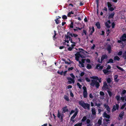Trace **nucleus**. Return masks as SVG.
<instances>
[{"label":"nucleus","instance_id":"obj_1","mask_svg":"<svg viewBox=\"0 0 126 126\" xmlns=\"http://www.w3.org/2000/svg\"><path fill=\"white\" fill-rule=\"evenodd\" d=\"M81 52V51L77 52L75 54V55L76 56L75 59L77 61H79V63L81 65V66H79L80 67H84V63H81V61H79V58L80 57L82 58H85V56L84 55H81L80 54V52Z\"/></svg>","mask_w":126,"mask_h":126},{"label":"nucleus","instance_id":"obj_2","mask_svg":"<svg viewBox=\"0 0 126 126\" xmlns=\"http://www.w3.org/2000/svg\"><path fill=\"white\" fill-rule=\"evenodd\" d=\"M67 35L65 34V39L66 40L69 38V40L70 41L71 43H73L72 42V38L71 37H78V35L75 33H70L69 32H68L67 33Z\"/></svg>","mask_w":126,"mask_h":126},{"label":"nucleus","instance_id":"obj_3","mask_svg":"<svg viewBox=\"0 0 126 126\" xmlns=\"http://www.w3.org/2000/svg\"><path fill=\"white\" fill-rule=\"evenodd\" d=\"M79 104L85 109H87L88 110H89L90 109V104L87 103H85L83 101H79Z\"/></svg>","mask_w":126,"mask_h":126},{"label":"nucleus","instance_id":"obj_4","mask_svg":"<svg viewBox=\"0 0 126 126\" xmlns=\"http://www.w3.org/2000/svg\"><path fill=\"white\" fill-rule=\"evenodd\" d=\"M90 85L91 86L93 87H94L95 85L96 87L97 88H98L100 86L99 84L97 81L94 79L91 80V82Z\"/></svg>","mask_w":126,"mask_h":126},{"label":"nucleus","instance_id":"obj_5","mask_svg":"<svg viewBox=\"0 0 126 126\" xmlns=\"http://www.w3.org/2000/svg\"><path fill=\"white\" fill-rule=\"evenodd\" d=\"M57 117L59 118L61 120V122H63V118L64 116V115L63 114H61L59 112V110H58V114H57Z\"/></svg>","mask_w":126,"mask_h":126},{"label":"nucleus","instance_id":"obj_6","mask_svg":"<svg viewBox=\"0 0 126 126\" xmlns=\"http://www.w3.org/2000/svg\"><path fill=\"white\" fill-rule=\"evenodd\" d=\"M83 96L84 98H86L87 96V91L86 88L85 86H83Z\"/></svg>","mask_w":126,"mask_h":126},{"label":"nucleus","instance_id":"obj_7","mask_svg":"<svg viewBox=\"0 0 126 126\" xmlns=\"http://www.w3.org/2000/svg\"><path fill=\"white\" fill-rule=\"evenodd\" d=\"M102 89L103 90H106V89H109L108 86L106 82H104L103 85L102 87Z\"/></svg>","mask_w":126,"mask_h":126},{"label":"nucleus","instance_id":"obj_8","mask_svg":"<svg viewBox=\"0 0 126 126\" xmlns=\"http://www.w3.org/2000/svg\"><path fill=\"white\" fill-rule=\"evenodd\" d=\"M119 108V105L118 104H116V105H114L113 107V108L112 109V111H115L116 110H118Z\"/></svg>","mask_w":126,"mask_h":126},{"label":"nucleus","instance_id":"obj_9","mask_svg":"<svg viewBox=\"0 0 126 126\" xmlns=\"http://www.w3.org/2000/svg\"><path fill=\"white\" fill-rule=\"evenodd\" d=\"M108 57V56L106 54L104 55H102L101 58V62L100 63H101L103 61V60L105 59H107Z\"/></svg>","mask_w":126,"mask_h":126},{"label":"nucleus","instance_id":"obj_10","mask_svg":"<svg viewBox=\"0 0 126 126\" xmlns=\"http://www.w3.org/2000/svg\"><path fill=\"white\" fill-rule=\"evenodd\" d=\"M107 49L108 51V53L110 54L111 52V47L110 45L109 44L107 45Z\"/></svg>","mask_w":126,"mask_h":126},{"label":"nucleus","instance_id":"obj_11","mask_svg":"<svg viewBox=\"0 0 126 126\" xmlns=\"http://www.w3.org/2000/svg\"><path fill=\"white\" fill-rule=\"evenodd\" d=\"M103 116L109 119L110 118V116L108 114L106 113L105 112L103 114Z\"/></svg>","mask_w":126,"mask_h":126},{"label":"nucleus","instance_id":"obj_12","mask_svg":"<svg viewBox=\"0 0 126 126\" xmlns=\"http://www.w3.org/2000/svg\"><path fill=\"white\" fill-rule=\"evenodd\" d=\"M92 115H95L96 114V112L95 111V108L93 107L92 108Z\"/></svg>","mask_w":126,"mask_h":126},{"label":"nucleus","instance_id":"obj_13","mask_svg":"<svg viewBox=\"0 0 126 126\" xmlns=\"http://www.w3.org/2000/svg\"><path fill=\"white\" fill-rule=\"evenodd\" d=\"M118 77L117 75H115L114 77V81L116 82H118L119 81V79H117Z\"/></svg>","mask_w":126,"mask_h":126},{"label":"nucleus","instance_id":"obj_14","mask_svg":"<svg viewBox=\"0 0 126 126\" xmlns=\"http://www.w3.org/2000/svg\"><path fill=\"white\" fill-rule=\"evenodd\" d=\"M63 113H65L66 112H67L68 111V109H67V106H65L63 108Z\"/></svg>","mask_w":126,"mask_h":126},{"label":"nucleus","instance_id":"obj_15","mask_svg":"<svg viewBox=\"0 0 126 126\" xmlns=\"http://www.w3.org/2000/svg\"><path fill=\"white\" fill-rule=\"evenodd\" d=\"M114 15L115 13L114 12H113V13L109 15L108 17V18L110 19L113 18Z\"/></svg>","mask_w":126,"mask_h":126},{"label":"nucleus","instance_id":"obj_16","mask_svg":"<svg viewBox=\"0 0 126 126\" xmlns=\"http://www.w3.org/2000/svg\"><path fill=\"white\" fill-rule=\"evenodd\" d=\"M77 115V112H75L74 114L73 115V116L71 117L70 119V121H71V120L74 119L75 118Z\"/></svg>","mask_w":126,"mask_h":126},{"label":"nucleus","instance_id":"obj_17","mask_svg":"<svg viewBox=\"0 0 126 126\" xmlns=\"http://www.w3.org/2000/svg\"><path fill=\"white\" fill-rule=\"evenodd\" d=\"M124 37L125 38L126 37V35L125 34H123V35L122 36L121 38H120V39L123 41H126V39L124 38Z\"/></svg>","mask_w":126,"mask_h":126},{"label":"nucleus","instance_id":"obj_18","mask_svg":"<svg viewBox=\"0 0 126 126\" xmlns=\"http://www.w3.org/2000/svg\"><path fill=\"white\" fill-rule=\"evenodd\" d=\"M75 39L76 40V41H75V42H77V43L79 42H80V38L79 37H75Z\"/></svg>","mask_w":126,"mask_h":126},{"label":"nucleus","instance_id":"obj_19","mask_svg":"<svg viewBox=\"0 0 126 126\" xmlns=\"http://www.w3.org/2000/svg\"><path fill=\"white\" fill-rule=\"evenodd\" d=\"M79 50L80 51H80L81 52H80V53L82 55H83L85 54V53L83 52L84 51V50L82 48L79 49Z\"/></svg>","mask_w":126,"mask_h":126},{"label":"nucleus","instance_id":"obj_20","mask_svg":"<svg viewBox=\"0 0 126 126\" xmlns=\"http://www.w3.org/2000/svg\"><path fill=\"white\" fill-rule=\"evenodd\" d=\"M92 30L90 32L89 35H92L93 33L94 32L95 29L93 26L92 27Z\"/></svg>","mask_w":126,"mask_h":126},{"label":"nucleus","instance_id":"obj_21","mask_svg":"<svg viewBox=\"0 0 126 126\" xmlns=\"http://www.w3.org/2000/svg\"><path fill=\"white\" fill-rule=\"evenodd\" d=\"M95 25L98 29H100V26L99 22H97L96 23Z\"/></svg>","mask_w":126,"mask_h":126},{"label":"nucleus","instance_id":"obj_22","mask_svg":"<svg viewBox=\"0 0 126 126\" xmlns=\"http://www.w3.org/2000/svg\"><path fill=\"white\" fill-rule=\"evenodd\" d=\"M67 80H70L72 81V83L74 84L75 83V81L74 79H72L70 77H68L67 78Z\"/></svg>","mask_w":126,"mask_h":126},{"label":"nucleus","instance_id":"obj_23","mask_svg":"<svg viewBox=\"0 0 126 126\" xmlns=\"http://www.w3.org/2000/svg\"><path fill=\"white\" fill-rule=\"evenodd\" d=\"M114 60H117L118 61H119L120 60V58L118 56H115L114 58Z\"/></svg>","mask_w":126,"mask_h":126},{"label":"nucleus","instance_id":"obj_24","mask_svg":"<svg viewBox=\"0 0 126 126\" xmlns=\"http://www.w3.org/2000/svg\"><path fill=\"white\" fill-rule=\"evenodd\" d=\"M124 112L123 111H122L119 114V116L121 118H123V117L124 115Z\"/></svg>","mask_w":126,"mask_h":126},{"label":"nucleus","instance_id":"obj_25","mask_svg":"<svg viewBox=\"0 0 126 126\" xmlns=\"http://www.w3.org/2000/svg\"><path fill=\"white\" fill-rule=\"evenodd\" d=\"M74 13V12L73 11H72L71 12H69L67 14V16L69 17H71V14H73Z\"/></svg>","mask_w":126,"mask_h":126},{"label":"nucleus","instance_id":"obj_26","mask_svg":"<svg viewBox=\"0 0 126 126\" xmlns=\"http://www.w3.org/2000/svg\"><path fill=\"white\" fill-rule=\"evenodd\" d=\"M113 60L112 59H110L109 61H108L107 62V63H114Z\"/></svg>","mask_w":126,"mask_h":126},{"label":"nucleus","instance_id":"obj_27","mask_svg":"<svg viewBox=\"0 0 126 126\" xmlns=\"http://www.w3.org/2000/svg\"><path fill=\"white\" fill-rule=\"evenodd\" d=\"M92 67V66L91 65L89 64H87V66H86V68L87 69H90Z\"/></svg>","mask_w":126,"mask_h":126},{"label":"nucleus","instance_id":"obj_28","mask_svg":"<svg viewBox=\"0 0 126 126\" xmlns=\"http://www.w3.org/2000/svg\"><path fill=\"white\" fill-rule=\"evenodd\" d=\"M123 58L124 59H126V51L124 52L123 53Z\"/></svg>","mask_w":126,"mask_h":126},{"label":"nucleus","instance_id":"obj_29","mask_svg":"<svg viewBox=\"0 0 126 126\" xmlns=\"http://www.w3.org/2000/svg\"><path fill=\"white\" fill-rule=\"evenodd\" d=\"M72 42L73 43H72L73 44H72L71 45V47H72L73 48H74V47L76 46V44L77 43V42H75L72 40Z\"/></svg>","mask_w":126,"mask_h":126},{"label":"nucleus","instance_id":"obj_30","mask_svg":"<svg viewBox=\"0 0 126 126\" xmlns=\"http://www.w3.org/2000/svg\"><path fill=\"white\" fill-rule=\"evenodd\" d=\"M103 71L105 74H107L109 72L108 70L106 69L103 70Z\"/></svg>","mask_w":126,"mask_h":126},{"label":"nucleus","instance_id":"obj_31","mask_svg":"<svg viewBox=\"0 0 126 126\" xmlns=\"http://www.w3.org/2000/svg\"><path fill=\"white\" fill-rule=\"evenodd\" d=\"M64 98L65 99L67 100V101H69V99L68 97L66 95H64Z\"/></svg>","mask_w":126,"mask_h":126},{"label":"nucleus","instance_id":"obj_32","mask_svg":"<svg viewBox=\"0 0 126 126\" xmlns=\"http://www.w3.org/2000/svg\"><path fill=\"white\" fill-rule=\"evenodd\" d=\"M115 98L117 101L120 100V96L119 95H117L115 97Z\"/></svg>","mask_w":126,"mask_h":126},{"label":"nucleus","instance_id":"obj_33","mask_svg":"<svg viewBox=\"0 0 126 126\" xmlns=\"http://www.w3.org/2000/svg\"><path fill=\"white\" fill-rule=\"evenodd\" d=\"M87 119V117L86 116H84L81 120V121L82 122H84L86 121Z\"/></svg>","mask_w":126,"mask_h":126},{"label":"nucleus","instance_id":"obj_34","mask_svg":"<svg viewBox=\"0 0 126 126\" xmlns=\"http://www.w3.org/2000/svg\"><path fill=\"white\" fill-rule=\"evenodd\" d=\"M107 92L109 94V96L110 97H111L112 95V93L109 90H108L107 91Z\"/></svg>","mask_w":126,"mask_h":126},{"label":"nucleus","instance_id":"obj_35","mask_svg":"<svg viewBox=\"0 0 126 126\" xmlns=\"http://www.w3.org/2000/svg\"><path fill=\"white\" fill-rule=\"evenodd\" d=\"M58 18L54 20L55 21V23L57 24H58L60 23V22H59V20H58Z\"/></svg>","mask_w":126,"mask_h":126},{"label":"nucleus","instance_id":"obj_36","mask_svg":"<svg viewBox=\"0 0 126 126\" xmlns=\"http://www.w3.org/2000/svg\"><path fill=\"white\" fill-rule=\"evenodd\" d=\"M106 80L107 83H110L111 81V79L110 78H108L107 79H106Z\"/></svg>","mask_w":126,"mask_h":126},{"label":"nucleus","instance_id":"obj_37","mask_svg":"<svg viewBox=\"0 0 126 126\" xmlns=\"http://www.w3.org/2000/svg\"><path fill=\"white\" fill-rule=\"evenodd\" d=\"M54 35L53 36V37L54 40L56 38L55 37V36L57 34L56 33V31H55V30H54Z\"/></svg>","mask_w":126,"mask_h":126},{"label":"nucleus","instance_id":"obj_38","mask_svg":"<svg viewBox=\"0 0 126 126\" xmlns=\"http://www.w3.org/2000/svg\"><path fill=\"white\" fill-rule=\"evenodd\" d=\"M126 93V91L125 90H123L122 92L121 93V95L122 96H123V94H124Z\"/></svg>","mask_w":126,"mask_h":126},{"label":"nucleus","instance_id":"obj_39","mask_svg":"<svg viewBox=\"0 0 126 126\" xmlns=\"http://www.w3.org/2000/svg\"><path fill=\"white\" fill-rule=\"evenodd\" d=\"M82 123L81 122L79 123H77L75 124L74 126H81L82 125Z\"/></svg>","mask_w":126,"mask_h":126},{"label":"nucleus","instance_id":"obj_40","mask_svg":"<svg viewBox=\"0 0 126 126\" xmlns=\"http://www.w3.org/2000/svg\"><path fill=\"white\" fill-rule=\"evenodd\" d=\"M92 79H94L96 80H98V77L97 76H93L91 77Z\"/></svg>","mask_w":126,"mask_h":126},{"label":"nucleus","instance_id":"obj_41","mask_svg":"<svg viewBox=\"0 0 126 126\" xmlns=\"http://www.w3.org/2000/svg\"><path fill=\"white\" fill-rule=\"evenodd\" d=\"M108 8H110L111 7L112 5L110 2H108L107 3Z\"/></svg>","mask_w":126,"mask_h":126},{"label":"nucleus","instance_id":"obj_42","mask_svg":"<svg viewBox=\"0 0 126 126\" xmlns=\"http://www.w3.org/2000/svg\"><path fill=\"white\" fill-rule=\"evenodd\" d=\"M116 67L119 69L121 70V71H124V69L121 67H120L118 66H116Z\"/></svg>","mask_w":126,"mask_h":126},{"label":"nucleus","instance_id":"obj_43","mask_svg":"<svg viewBox=\"0 0 126 126\" xmlns=\"http://www.w3.org/2000/svg\"><path fill=\"white\" fill-rule=\"evenodd\" d=\"M70 27L71 28H73V22H71L70 25Z\"/></svg>","mask_w":126,"mask_h":126},{"label":"nucleus","instance_id":"obj_44","mask_svg":"<svg viewBox=\"0 0 126 126\" xmlns=\"http://www.w3.org/2000/svg\"><path fill=\"white\" fill-rule=\"evenodd\" d=\"M102 121L100 119H99L97 122V123L99 125H100L101 124Z\"/></svg>","mask_w":126,"mask_h":126},{"label":"nucleus","instance_id":"obj_45","mask_svg":"<svg viewBox=\"0 0 126 126\" xmlns=\"http://www.w3.org/2000/svg\"><path fill=\"white\" fill-rule=\"evenodd\" d=\"M62 18L63 19H67V17L65 15H63L62 16Z\"/></svg>","mask_w":126,"mask_h":126},{"label":"nucleus","instance_id":"obj_46","mask_svg":"<svg viewBox=\"0 0 126 126\" xmlns=\"http://www.w3.org/2000/svg\"><path fill=\"white\" fill-rule=\"evenodd\" d=\"M70 75L72 78L73 79H74L75 77L73 73L70 74Z\"/></svg>","mask_w":126,"mask_h":126},{"label":"nucleus","instance_id":"obj_47","mask_svg":"<svg viewBox=\"0 0 126 126\" xmlns=\"http://www.w3.org/2000/svg\"><path fill=\"white\" fill-rule=\"evenodd\" d=\"M109 10L111 11H112L114 10V9L113 7H111L109 8Z\"/></svg>","mask_w":126,"mask_h":126},{"label":"nucleus","instance_id":"obj_48","mask_svg":"<svg viewBox=\"0 0 126 126\" xmlns=\"http://www.w3.org/2000/svg\"><path fill=\"white\" fill-rule=\"evenodd\" d=\"M77 85L79 86V88L81 89L82 87L81 85L79 84V82H78L77 83Z\"/></svg>","mask_w":126,"mask_h":126},{"label":"nucleus","instance_id":"obj_49","mask_svg":"<svg viewBox=\"0 0 126 126\" xmlns=\"http://www.w3.org/2000/svg\"><path fill=\"white\" fill-rule=\"evenodd\" d=\"M100 94L101 95L104 96L105 95V94L102 91H100Z\"/></svg>","mask_w":126,"mask_h":126},{"label":"nucleus","instance_id":"obj_50","mask_svg":"<svg viewBox=\"0 0 126 126\" xmlns=\"http://www.w3.org/2000/svg\"><path fill=\"white\" fill-rule=\"evenodd\" d=\"M115 24L114 22H113L111 24V27L113 29L114 28V26H115Z\"/></svg>","mask_w":126,"mask_h":126},{"label":"nucleus","instance_id":"obj_51","mask_svg":"<svg viewBox=\"0 0 126 126\" xmlns=\"http://www.w3.org/2000/svg\"><path fill=\"white\" fill-rule=\"evenodd\" d=\"M109 31H110V30L109 29H108L106 31V33L107 34V36H108L109 35V34L110 33V32H109Z\"/></svg>","mask_w":126,"mask_h":126},{"label":"nucleus","instance_id":"obj_52","mask_svg":"<svg viewBox=\"0 0 126 126\" xmlns=\"http://www.w3.org/2000/svg\"><path fill=\"white\" fill-rule=\"evenodd\" d=\"M85 79L88 82H90V79L88 77H86L85 78Z\"/></svg>","mask_w":126,"mask_h":126},{"label":"nucleus","instance_id":"obj_53","mask_svg":"<svg viewBox=\"0 0 126 126\" xmlns=\"http://www.w3.org/2000/svg\"><path fill=\"white\" fill-rule=\"evenodd\" d=\"M57 73L61 75H63V71H62L61 72H60L59 71H57Z\"/></svg>","mask_w":126,"mask_h":126},{"label":"nucleus","instance_id":"obj_54","mask_svg":"<svg viewBox=\"0 0 126 126\" xmlns=\"http://www.w3.org/2000/svg\"><path fill=\"white\" fill-rule=\"evenodd\" d=\"M122 51H120L118 52V55L119 56H121L122 55Z\"/></svg>","mask_w":126,"mask_h":126},{"label":"nucleus","instance_id":"obj_55","mask_svg":"<svg viewBox=\"0 0 126 126\" xmlns=\"http://www.w3.org/2000/svg\"><path fill=\"white\" fill-rule=\"evenodd\" d=\"M86 60L85 59H82L81 60V63H85V61Z\"/></svg>","mask_w":126,"mask_h":126},{"label":"nucleus","instance_id":"obj_56","mask_svg":"<svg viewBox=\"0 0 126 126\" xmlns=\"http://www.w3.org/2000/svg\"><path fill=\"white\" fill-rule=\"evenodd\" d=\"M97 4V9H98L99 7V2L96 1Z\"/></svg>","mask_w":126,"mask_h":126},{"label":"nucleus","instance_id":"obj_57","mask_svg":"<svg viewBox=\"0 0 126 126\" xmlns=\"http://www.w3.org/2000/svg\"><path fill=\"white\" fill-rule=\"evenodd\" d=\"M111 68V67L109 65H108V67H107L106 68V69H107L108 70L110 69Z\"/></svg>","mask_w":126,"mask_h":126},{"label":"nucleus","instance_id":"obj_58","mask_svg":"<svg viewBox=\"0 0 126 126\" xmlns=\"http://www.w3.org/2000/svg\"><path fill=\"white\" fill-rule=\"evenodd\" d=\"M106 110L110 112V108L109 106H108L106 108Z\"/></svg>","mask_w":126,"mask_h":126},{"label":"nucleus","instance_id":"obj_59","mask_svg":"<svg viewBox=\"0 0 126 126\" xmlns=\"http://www.w3.org/2000/svg\"><path fill=\"white\" fill-rule=\"evenodd\" d=\"M105 25L107 27L109 28L110 26L109 24L107 22H106L105 23Z\"/></svg>","mask_w":126,"mask_h":126},{"label":"nucleus","instance_id":"obj_60","mask_svg":"<svg viewBox=\"0 0 126 126\" xmlns=\"http://www.w3.org/2000/svg\"><path fill=\"white\" fill-rule=\"evenodd\" d=\"M74 69V67H69L68 70V71L72 70Z\"/></svg>","mask_w":126,"mask_h":126},{"label":"nucleus","instance_id":"obj_61","mask_svg":"<svg viewBox=\"0 0 126 126\" xmlns=\"http://www.w3.org/2000/svg\"><path fill=\"white\" fill-rule=\"evenodd\" d=\"M73 48L71 47H69L68 48V50L69 51H71Z\"/></svg>","mask_w":126,"mask_h":126},{"label":"nucleus","instance_id":"obj_62","mask_svg":"<svg viewBox=\"0 0 126 126\" xmlns=\"http://www.w3.org/2000/svg\"><path fill=\"white\" fill-rule=\"evenodd\" d=\"M89 97L91 98L92 99H93L94 97V96H93L92 94L91 93L90 94Z\"/></svg>","mask_w":126,"mask_h":126},{"label":"nucleus","instance_id":"obj_63","mask_svg":"<svg viewBox=\"0 0 126 126\" xmlns=\"http://www.w3.org/2000/svg\"><path fill=\"white\" fill-rule=\"evenodd\" d=\"M90 121L89 119H88L87 120L86 123L87 124H89L90 123Z\"/></svg>","mask_w":126,"mask_h":126},{"label":"nucleus","instance_id":"obj_64","mask_svg":"<svg viewBox=\"0 0 126 126\" xmlns=\"http://www.w3.org/2000/svg\"><path fill=\"white\" fill-rule=\"evenodd\" d=\"M70 96L71 97H73L74 96V94H73L72 93L71 91L70 92Z\"/></svg>","mask_w":126,"mask_h":126}]
</instances>
